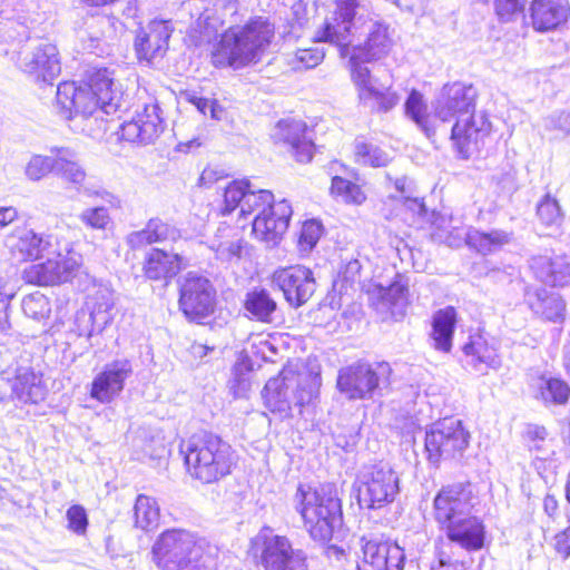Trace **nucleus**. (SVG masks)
Listing matches in <instances>:
<instances>
[{"mask_svg":"<svg viewBox=\"0 0 570 570\" xmlns=\"http://www.w3.org/2000/svg\"><path fill=\"white\" fill-rule=\"evenodd\" d=\"M492 124L485 111H473L458 118L451 129L452 146L463 159H469L485 145Z\"/></svg>","mask_w":570,"mask_h":570,"instance_id":"14","label":"nucleus"},{"mask_svg":"<svg viewBox=\"0 0 570 570\" xmlns=\"http://www.w3.org/2000/svg\"><path fill=\"white\" fill-rule=\"evenodd\" d=\"M6 247L20 262L38 259L51 247V236L18 227L4 240Z\"/></svg>","mask_w":570,"mask_h":570,"instance_id":"23","label":"nucleus"},{"mask_svg":"<svg viewBox=\"0 0 570 570\" xmlns=\"http://www.w3.org/2000/svg\"><path fill=\"white\" fill-rule=\"evenodd\" d=\"M18 217V212L14 207H0V229L4 228Z\"/></svg>","mask_w":570,"mask_h":570,"instance_id":"62","label":"nucleus"},{"mask_svg":"<svg viewBox=\"0 0 570 570\" xmlns=\"http://www.w3.org/2000/svg\"><path fill=\"white\" fill-rule=\"evenodd\" d=\"M476 89L472 85L453 82L443 86L432 104L433 115L442 122L463 118L475 111Z\"/></svg>","mask_w":570,"mask_h":570,"instance_id":"16","label":"nucleus"},{"mask_svg":"<svg viewBox=\"0 0 570 570\" xmlns=\"http://www.w3.org/2000/svg\"><path fill=\"white\" fill-rule=\"evenodd\" d=\"M132 371V363L128 358H117L106 364L91 382V399L102 404L112 402L122 392Z\"/></svg>","mask_w":570,"mask_h":570,"instance_id":"20","label":"nucleus"},{"mask_svg":"<svg viewBox=\"0 0 570 570\" xmlns=\"http://www.w3.org/2000/svg\"><path fill=\"white\" fill-rule=\"evenodd\" d=\"M548 432L542 425L529 424L525 430V438L530 450H534L538 453L546 452V441Z\"/></svg>","mask_w":570,"mask_h":570,"instance_id":"55","label":"nucleus"},{"mask_svg":"<svg viewBox=\"0 0 570 570\" xmlns=\"http://www.w3.org/2000/svg\"><path fill=\"white\" fill-rule=\"evenodd\" d=\"M56 261L59 264V274H61V283L68 282L73 276L75 272L78 269V262L72 257H63L61 255H58Z\"/></svg>","mask_w":570,"mask_h":570,"instance_id":"60","label":"nucleus"},{"mask_svg":"<svg viewBox=\"0 0 570 570\" xmlns=\"http://www.w3.org/2000/svg\"><path fill=\"white\" fill-rule=\"evenodd\" d=\"M537 215L547 226H558L562 222V213L559 203L550 195H546L538 204Z\"/></svg>","mask_w":570,"mask_h":570,"instance_id":"49","label":"nucleus"},{"mask_svg":"<svg viewBox=\"0 0 570 570\" xmlns=\"http://www.w3.org/2000/svg\"><path fill=\"white\" fill-rule=\"evenodd\" d=\"M470 432L456 417H444L430 425L425 433L428 460L438 464L441 460L458 459L470 443Z\"/></svg>","mask_w":570,"mask_h":570,"instance_id":"12","label":"nucleus"},{"mask_svg":"<svg viewBox=\"0 0 570 570\" xmlns=\"http://www.w3.org/2000/svg\"><path fill=\"white\" fill-rule=\"evenodd\" d=\"M527 0H494V10L499 19L503 22L513 20V18L523 12Z\"/></svg>","mask_w":570,"mask_h":570,"instance_id":"54","label":"nucleus"},{"mask_svg":"<svg viewBox=\"0 0 570 570\" xmlns=\"http://www.w3.org/2000/svg\"><path fill=\"white\" fill-rule=\"evenodd\" d=\"M252 184L248 180H233L224 191L223 214H230L233 210L242 207V203L247 196Z\"/></svg>","mask_w":570,"mask_h":570,"instance_id":"44","label":"nucleus"},{"mask_svg":"<svg viewBox=\"0 0 570 570\" xmlns=\"http://www.w3.org/2000/svg\"><path fill=\"white\" fill-rule=\"evenodd\" d=\"M322 229V224L315 219L307 220L303 224L298 237V245L303 252H309L315 247L321 238Z\"/></svg>","mask_w":570,"mask_h":570,"instance_id":"53","label":"nucleus"},{"mask_svg":"<svg viewBox=\"0 0 570 570\" xmlns=\"http://www.w3.org/2000/svg\"><path fill=\"white\" fill-rule=\"evenodd\" d=\"M273 138L277 142L288 145L297 161L308 163L312 160L314 144L307 137V126L304 121L296 119L279 120L275 126Z\"/></svg>","mask_w":570,"mask_h":570,"instance_id":"22","label":"nucleus"},{"mask_svg":"<svg viewBox=\"0 0 570 570\" xmlns=\"http://www.w3.org/2000/svg\"><path fill=\"white\" fill-rule=\"evenodd\" d=\"M391 374L386 362H356L338 371L336 385L348 400H368L389 386Z\"/></svg>","mask_w":570,"mask_h":570,"instance_id":"11","label":"nucleus"},{"mask_svg":"<svg viewBox=\"0 0 570 570\" xmlns=\"http://www.w3.org/2000/svg\"><path fill=\"white\" fill-rule=\"evenodd\" d=\"M554 549L563 559L570 557V525L556 534Z\"/></svg>","mask_w":570,"mask_h":570,"instance_id":"61","label":"nucleus"},{"mask_svg":"<svg viewBox=\"0 0 570 570\" xmlns=\"http://www.w3.org/2000/svg\"><path fill=\"white\" fill-rule=\"evenodd\" d=\"M216 253V257L223 262L238 261L242 257L244 240L240 237L214 242L210 246Z\"/></svg>","mask_w":570,"mask_h":570,"instance_id":"50","label":"nucleus"},{"mask_svg":"<svg viewBox=\"0 0 570 570\" xmlns=\"http://www.w3.org/2000/svg\"><path fill=\"white\" fill-rule=\"evenodd\" d=\"M47 387L33 371L21 370L11 384V397L17 404H37L45 400Z\"/></svg>","mask_w":570,"mask_h":570,"instance_id":"30","label":"nucleus"},{"mask_svg":"<svg viewBox=\"0 0 570 570\" xmlns=\"http://www.w3.org/2000/svg\"><path fill=\"white\" fill-rule=\"evenodd\" d=\"M18 66L35 81L50 82L61 71L59 51L56 45L48 41H38L23 49Z\"/></svg>","mask_w":570,"mask_h":570,"instance_id":"15","label":"nucleus"},{"mask_svg":"<svg viewBox=\"0 0 570 570\" xmlns=\"http://www.w3.org/2000/svg\"><path fill=\"white\" fill-rule=\"evenodd\" d=\"M317 42H328L350 55L351 78L358 97L373 109L387 112L401 100L391 83L379 82L365 63L385 57L393 47L390 26L371 18L358 0H336L323 24L315 32Z\"/></svg>","mask_w":570,"mask_h":570,"instance_id":"1","label":"nucleus"},{"mask_svg":"<svg viewBox=\"0 0 570 570\" xmlns=\"http://www.w3.org/2000/svg\"><path fill=\"white\" fill-rule=\"evenodd\" d=\"M357 502L362 509H382L400 492V478L390 463L379 461L364 465L356 478Z\"/></svg>","mask_w":570,"mask_h":570,"instance_id":"9","label":"nucleus"},{"mask_svg":"<svg viewBox=\"0 0 570 570\" xmlns=\"http://www.w3.org/2000/svg\"><path fill=\"white\" fill-rule=\"evenodd\" d=\"M466 563L462 560L454 559L445 550H440L438 560L431 566L430 570H466Z\"/></svg>","mask_w":570,"mask_h":570,"instance_id":"57","label":"nucleus"},{"mask_svg":"<svg viewBox=\"0 0 570 570\" xmlns=\"http://www.w3.org/2000/svg\"><path fill=\"white\" fill-rule=\"evenodd\" d=\"M188 474L203 484L219 481L230 473L233 452L219 436L203 432L180 443Z\"/></svg>","mask_w":570,"mask_h":570,"instance_id":"6","label":"nucleus"},{"mask_svg":"<svg viewBox=\"0 0 570 570\" xmlns=\"http://www.w3.org/2000/svg\"><path fill=\"white\" fill-rule=\"evenodd\" d=\"M386 561L383 570H403L405 561L404 550L397 543L391 541Z\"/></svg>","mask_w":570,"mask_h":570,"instance_id":"58","label":"nucleus"},{"mask_svg":"<svg viewBox=\"0 0 570 570\" xmlns=\"http://www.w3.org/2000/svg\"><path fill=\"white\" fill-rule=\"evenodd\" d=\"M272 279L293 307L304 305L316 288L313 272L302 265L278 268L274 272Z\"/></svg>","mask_w":570,"mask_h":570,"instance_id":"18","label":"nucleus"},{"mask_svg":"<svg viewBox=\"0 0 570 570\" xmlns=\"http://www.w3.org/2000/svg\"><path fill=\"white\" fill-rule=\"evenodd\" d=\"M56 153L50 156L33 155L26 165L24 175L32 181H38L49 173H55Z\"/></svg>","mask_w":570,"mask_h":570,"instance_id":"46","label":"nucleus"},{"mask_svg":"<svg viewBox=\"0 0 570 570\" xmlns=\"http://www.w3.org/2000/svg\"><path fill=\"white\" fill-rule=\"evenodd\" d=\"M455 323L456 312L453 307L439 309L433 315L431 337L436 350L442 352L451 350Z\"/></svg>","mask_w":570,"mask_h":570,"instance_id":"34","label":"nucleus"},{"mask_svg":"<svg viewBox=\"0 0 570 570\" xmlns=\"http://www.w3.org/2000/svg\"><path fill=\"white\" fill-rule=\"evenodd\" d=\"M135 525L144 531L157 528L159 522V507L151 497L139 494L134 507Z\"/></svg>","mask_w":570,"mask_h":570,"instance_id":"38","label":"nucleus"},{"mask_svg":"<svg viewBox=\"0 0 570 570\" xmlns=\"http://www.w3.org/2000/svg\"><path fill=\"white\" fill-rule=\"evenodd\" d=\"M249 553L263 570H307L305 551L294 548L287 537L268 529L250 540Z\"/></svg>","mask_w":570,"mask_h":570,"instance_id":"10","label":"nucleus"},{"mask_svg":"<svg viewBox=\"0 0 570 570\" xmlns=\"http://www.w3.org/2000/svg\"><path fill=\"white\" fill-rule=\"evenodd\" d=\"M59 264L55 259L33 264L24 269V278L28 283L38 285H56L61 283Z\"/></svg>","mask_w":570,"mask_h":570,"instance_id":"40","label":"nucleus"},{"mask_svg":"<svg viewBox=\"0 0 570 570\" xmlns=\"http://www.w3.org/2000/svg\"><path fill=\"white\" fill-rule=\"evenodd\" d=\"M543 509H544V512L549 515V517H553L557 511H558V500L556 499L554 495H551V494H547L544 500H543Z\"/></svg>","mask_w":570,"mask_h":570,"instance_id":"64","label":"nucleus"},{"mask_svg":"<svg viewBox=\"0 0 570 570\" xmlns=\"http://www.w3.org/2000/svg\"><path fill=\"white\" fill-rule=\"evenodd\" d=\"M548 130H557L563 135L570 134V112L552 115L544 120Z\"/></svg>","mask_w":570,"mask_h":570,"instance_id":"59","label":"nucleus"},{"mask_svg":"<svg viewBox=\"0 0 570 570\" xmlns=\"http://www.w3.org/2000/svg\"><path fill=\"white\" fill-rule=\"evenodd\" d=\"M529 305L535 315L548 322L562 324L566 320V302L554 292L537 289L529 295Z\"/></svg>","mask_w":570,"mask_h":570,"instance_id":"31","label":"nucleus"},{"mask_svg":"<svg viewBox=\"0 0 570 570\" xmlns=\"http://www.w3.org/2000/svg\"><path fill=\"white\" fill-rule=\"evenodd\" d=\"M173 31V24L168 20H153L140 28L134 42L138 60L148 65L161 60L168 50Z\"/></svg>","mask_w":570,"mask_h":570,"instance_id":"19","label":"nucleus"},{"mask_svg":"<svg viewBox=\"0 0 570 570\" xmlns=\"http://www.w3.org/2000/svg\"><path fill=\"white\" fill-rule=\"evenodd\" d=\"M321 376L313 373L294 374L282 372L265 384L262 396L265 406L273 413L287 417L293 407L312 403L318 395Z\"/></svg>","mask_w":570,"mask_h":570,"instance_id":"8","label":"nucleus"},{"mask_svg":"<svg viewBox=\"0 0 570 570\" xmlns=\"http://www.w3.org/2000/svg\"><path fill=\"white\" fill-rule=\"evenodd\" d=\"M475 504L470 482L444 485L433 499L432 515L439 529L450 543L466 552L481 550L485 542L484 522L473 513Z\"/></svg>","mask_w":570,"mask_h":570,"instance_id":"2","label":"nucleus"},{"mask_svg":"<svg viewBox=\"0 0 570 570\" xmlns=\"http://www.w3.org/2000/svg\"><path fill=\"white\" fill-rule=\"evenodd\" d=\"M121 99L122 89L115 81L114 71L89 67L85 87H78L73 81L59 83L55 106L63 119L71 120L76 116H92L98 109L107 115L114 114L120 108Z\"/></svg>","mask_w":570,"mask_h":570,"instance_id":"3","label":"nucleus"},{"mask_svg":"<svg viewBox=\"0 0 570 570\" xmlns=\"http://www.w3.org/2000/svg\"><path fill=\"white\" fill-rule=\"evenodd\" d=\"M275 36V27L267 19L256 17L243 27L226 30L217 43L212 59L215 67L235 70L257 63Z\"/></svg>","mask_w":570,"mask_h":570,"instance_id":"4","label":"nucleus"},{"mask_svg":"<svg viewBox=\"0 0 570 570\" xmlns=\"http://www.w3.org/2000/svg\"><path fill=\"white\" fill-rule=\"evenodd\" d=\"M465 240L482 255H488L508 244L510 236L503 230H491L489 233L472 230L465 234Z\"/></svg>","mask_w":570,"mask_h":570,"instance_id":"37","label":"nucleus"},{"mask_svg":"<svg viewBox=\"0 0 570 570\" xmlns=\"http://www.w3.org/2000/svg\"><path fill=\"white\" fill-rule=\"evenodd\" d=\"M294 500L312 539L328 542L342 525V504L336 487L333 483L316 488L299 485Z\"/></svg>","mask_w":570,"mask_h":570,"instance_id":"5","label":"nucleus"},{"mask_svg":"<svg viewBox=\"0 0 570 570\" xmlns=\"http://www.w3.org/2000/svg\"><path fill=\"white\" fill-rule=\"evenodd\" d=\"M292 214V206L286 199L264 207L253 218V234L267 245H276L287 230Z\"/></svg>","mask_w":570,"mask_h":570,"instance_id":"21","label":"nucleus"},{"mask_svg":"<svg viewBox=\"0 0 570 570\" xmlns=\"http://www.w3.org/2000/svg\"><path fill=\"white\" fill-rule=\"evenodd\" d=\"M186 97L187 100L193 104L200 114L205 116L207 115V106H209V99L198 97L196 94H187Z\"/></svg>","mask_w":570,"mask_h":570,"instance_id":"63","label":"nucleus"},{"mask_svg":"<svg viewBox=\"0 0 570 570\" xmlns=\"http://www.w3.org/2000/svg\"><path fill=\"white\" fill-rule=\"evenodd\" d=\"M355 157L357 163L373 167L385 166L390 160L384 150L363 140L355 142Z\"/></svg>","mask_w":570,"mask_h":570,"instance_id":"43","label":"nucleus"},{"mask_svg":"<svg viewBox=\"0 0 570 570\" xmlns=\"http://www.w3.org/2000/svg\"><path fill=\"white\" fill-rule=\"evenodd\" d=\"M407 285L402 282V277L397 278L387 287L379 286L373 293V299L377 311L390 313L392 317L399 320L403 317L407 305Z\"/></svg>","mask_w":570,"mask_h":570,"instance_id":"29","label":"nucleus"},{"mask_svg":"<svg viewBox=\"0 0 570 570\" xmlns=\"http://www.w3.org/2000/svg\"><path fill=\"white\" fill-rule=\"evenodd\" d=\"M391 541L368 540L363 547V567H357V570H383L386 558L389 556V548Z\"/></svg>","mask_w":570,"mask_h":570,"instance_id":"41","label":"nucleus"},{"mask_svg":"<svg viewBox=\"0 0 570 570\" xmlns=\"http://www.w3.org/2000/svg\"><path fill=\"white\" fill-rule=\"evenodd\" d=\"M244 308L252 320L272 323L277 303L266 289H254L246 294Z\"/></svg>","mask_w":570,"mask_h":570,"instance_id":"36","label":"nucleus"},{"mask_svg":"<svg viewBox=\"0 0 570 570\" xmlns=\"http://www.w3.org/2000/svg\"><path fill=\"white\" fill-rule=\"evenodd\" d=\"M277 202L274 200V195L266 189H254L250 187L247 191V196L242 203L239 215L244 218L252 214H258L264 210V207L268 208L274 206Z\"/></svg>","mask_w":570,"mask_h":570,"instance_id":"42","label":"nucleus"},{"mask_svg":"<svg viewBox=\"0 0 570 570\" xmlns=\"http://www.w3.org/2000/svg\"><path fill=\"white\" fill-rule=\"evenodd\" d=\"M534 397L541 401L546 406L564 405L570 397L569 384L550 375H540L532 384Z\"/></svg>","mask_w":570,"mask_h":570,"instance_id":"32","label":"nucleus"},{"mask_svg":"<svg viewBox=\"0 0 570 570\" xmlns=\"http://www.w3.org/2000/svg\"><path fill=\"white\" fill-rule=\"evenodd\" d=\"M177 285L178 307L188 321L203 323L215 313L217 292L209 278L188 272L178 277Z\"/></svg>","mask_w":570,"mask_h":570,"instance_id":"13","label":"nucleus"},{"mask_svg":"<svg viewBox=\"0 0 570 570\" xmlns=\"http://www.w3.org/2000/svg\"><path fill=\"white\" fill-rule=\"evenodd\" d=\"M324 57V50L318 47L298 49L289 63L294 69H311L318 66Z\"/></svg>","mask_w":570,"mask_h":570,"instance_id":"52","label":"nucleus"},{"mask_svg":"<svg viewBox=\"0 0 570 570\" xmlns=\"http://www.w3.org/2000/svg\"><path fill=\"white\" fill-rule=\"evenodd\" d=\"M153 554L160 570H216V562L205 553V542L186 530L163 532Z\"/></svg>","mask_w":570,"mask_h":570,"instance_id":"7","label":"nucleus"},{"mask_svg":"<svg viewBox=\"0 0 570 570\" xmlns=\"http://www.w3.org/2000/svg\"><path fill=\"white\" fill-rule=\"evenodd\" d=\"M332 194L342 197L345 203L362 204L365 195L360 186L340 176L332 178Z\"/></svg>","mask_w":570,"mask_h":570,"instance_id":"47","label":"nucleus"},{"mask_svg":"<svg viewBox=\"0 0 570 570\" xmlns=\"http://www.w3.org/2000/svg\"><path fill=\"white\" fill-rule=\"evenodd\" d=\"M405 115L413 120L416 126L422 129L428 137L434 132L430 125V115L428 114V106L424 101L423 95L413 89L409 94L404 104Z\"/></svg>","mask_w":570,"mask_h":570,"instance_id":"39","label":"nucleus"},{"mask_svg":"<svg viewBox=\"0 0 570 570\" xmlns=\"http://www.w3.org/2000/svg\"><path fill=\"white\" fill-rule=\"evenodd\" d=\"M22 311L26 316L36 321H42L49 317L51 306L46 295L35 292L23 297Z\"/></svg>","mask_w":570,"mask_h":570,"instance_id":"45","label":"nucleus"},{"mask_svg":"<svg viewBox=\"0 0 570 570\" xmlns=\"http://www.w3.org/2000/svg\"><path fill=\"white\" fill-rule=\"evenodd\" d=\"M180 237V232L173 225L160 218H150L145 228L131 232L126 237V243L131 249H140L154 243L175 242Z\"/></svg>","mask_w":570,"mask_h":570,"instance_id":"27","label":"nucleus"},{"mask_svg":"<svg viewBox=\"0 0 570 570\" xmlns=\"http://www.w3.org/2000/svg\"><path fill=\"white\" fill-rule=\"evenodd\" d=\"M568 0H532L529 11L534 30L547 32L564 23L569 16Z\"/></svg>","mask_w":570,"mask_h":570,"instance_id":"24","label":"nucleus"},{"mask_svg":"<svg viewBox=\"0 0 570 570\" xmlns=\"http://www.w3.org/2000/svg\"><path fill=\"white\" fill-rule=\"evenodd\" d=\"M165 129L163 109L156 99L144 105L141 111L120 127L121 138L141 145L155 141Z\"/></svg>","mask_w":570,"mask_h":570,"instance_id":"17","label":"nucleus"},{"mask_svg":"<svg viewBox=\"0 0 570 570\" xmlns=\"http://www.w3.org/2000/svg\"><path fill=\"white\" fill-rule=\"evenodd\" d=\"M68 528L77 534H83L88 525L86 510L81 505H72L67 510Z\"/></svg>","mask_w":570,"mask_h":570,"instance_id":"56","label":"nucleus"},{"mask_svg":"<svg viewBox=\"0 0 570 570\" xmlns=\"http://www.w3.org/2000/svg\"><path fill=\"white\" fill-rule=\"evenodd\" d=\"M90 308L92 331H102L112 320L114 293L108 286H99L87 302Z\"/></svg>","mask_w":570,"mask_h":570,"instance_id":"35","label":"nucleus"},{"mask_svg":"<svg viewBox=\"0 0 570 570\" xmlns=\"http://www.w3.org/2000/svg\"><path fill=\"white\" fill-rule=\"evenodd\" d=\"M79 219L85 226L98 230H105L111 223L108 209L102 206L86 208Z\"/></svg>","mask_w":570,"mask_h":570,"instance_id":"51","label":"nucleus"},{"mask_svg":"<svg viewBox=\"0 0 570 570\" xmlns=\"http://www.w3.org/2000/svg\"><path fill=\"white\" fill-rule=\"evenodd\" d=\"M50 153H56L55 174L76 187L82 185L86 171L80 165L77 154L67 147H52Z\"/></svg>","mask_w":570,"mask_h":570,"instance_id":"33","label":"nucleus"},{"mask_svg":"<svg viewBox=\"0 0 570 570\" xmlns=\"http://www.w3.org/2000/svg\"><path fill=\"white\" fill-rule=\"evenodd\" d=\"M142 271L150 281H165L175 277L180 271V256L159 248L150 249L144 259Z\"/></svg>","mask_w":570,"mask_h":570,"instance_id":"28","label":"nucleus"},{"mask_svg":"<svg viewBox=\"0 0 570 570\" xmlns=\"http://www.w3.org/2000/svg\"><path fill=\"white\" fill-rule=\"evenodd\" d=\"M462 351L465 365L481 374H487L489 370H499L502 365L497 347L481 335L471 336Z\"/></svg>","mask_w":570,"mask_h":570,"instance_id":"25","label":"nucleus"},{"mask_svg":"<svg viewBox=\"0 0 570 570\" xmlns=\"http://www.w3.org/2000/svg\"><path fill=\"white\" fill-rule=\"evenodd\" d=\"M530 267L535 277L546 285L566 286L570 284V257L537 256L531 259Z\"/></svg>","mask_w":570,"mask_h":570,"instance_id":"26","label":"nucleus"},{"mask_svg":"<svg viewBox=\"0 0 570 570\" xmlns=\"http://www.w3.org/2000/svg\"><path fill=\"white\" fill-rule=\"evenodd\" d=\"M394 187L397 195L393 197L404 200L410 209L422 213L424 210L423 202L416 196L414 183L407 177L397 178L394 180Z\"/></svg>","mask_w":570,"mask_h":570,"instance_id":"48","label":"nucleus"}]
</instances>
